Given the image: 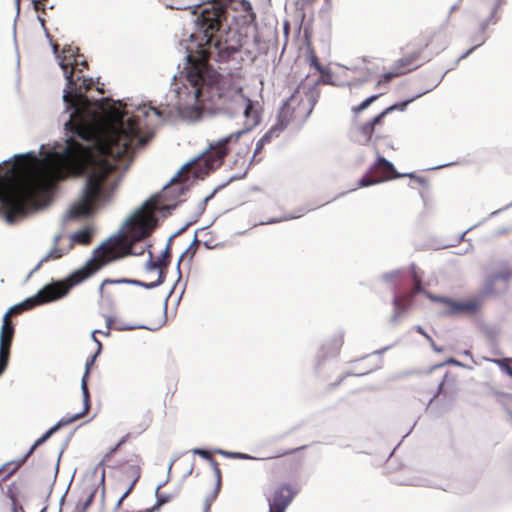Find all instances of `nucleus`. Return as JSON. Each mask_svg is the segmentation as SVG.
<instances>
[{
    "mask_svg": "<svg viewBox=\"0 0 512 512\" xmlns=\"http://www.w3.org/2000/svg\"><path fill=\"white\" fill-rule=\"evenodd\" d=\"M77 51L78 48L64 47L59 56L67 79L63 100L67 108L73 109L65 128L87 144L70 137L62 152L38 165H30L25 156H16L13 169L25 177L0 187V212L10 224L37 210L39 198L49 193L57 182L84 174H87L85 188L69 216L91 215L99 202L113 196L121 181L116 161L129 164L135 150L150 140L149 135L141 134L139 116L126 118L127 112L118 108H111L103 121H97V114L90 111V101L85 95L93 80L84 77L83 69H78Z\"/></svg>",
    "mask_w": 512,
    "mask_h": 512,
    "instance_id": "f257e3e1",
    "label": "nucleus"
},
{
    "mask_svg": "<svg viewBox=\"0 0 512 512\" xmlns=\"http://www.w3.org/2000/svg\"><path fill=\"white\" fill-rule=\"evenodd\" d=\"M209 52L201 48L199 57L187 56L188 66L184 74L182 86L176 89L178 109L197 107L205 102L216 101L239 96L244 102L245 127L237 132L243 135L256 127L260 122V111L257 103L242 94V88L226 90L229 80L219 75L208 65Z\"/></svg>",
    "mask_w": 512,
    "mask_h": 512,
    "instance_id": "f03ea898",
    "label": "nucleus"
},
{
    "mask_svg": "<svg viewBox=\"0 0 512 512\" xmlns=\"http://www.w3.org/2000/svg\"><path fill=\"white\" fill-rule=\"evenodd\" d=\"M129 252V247L123 238H109L95 248L83 267L74 271L64 281H59L45 286L40 290V295L48 300H56L65 296L69 290L82 283L106 264L124 257Z\"/></svg>",
    "mask_w": 512,
    "mask_h": 512,
    "instance_id": "7ed1b4c3",
    "label": "nucleus"
},
{
    "mask_svg": "<svg viewBox=\"0 0 512 512\" xmlns=\"http://www.w3.org/2000/svg\"><path fill=\"white\" fill-rule=\"evenodd\" d=\"M242 136L243 132H232L223 138L210 142L207 149L199 157L185 164L180 169L178 174L171 180V185L175 182L181 183L189 180L190 175L194 178L203 179L218 169Z\"/></svg>",
    "mask_w": 512,
    "mask_h": 512,
    "instance_id": "20e7f679",
    "label": "nucleus"
},
{
    "mask_svg": "<svg viewBox=\"0 0 512 512\" xmlns=\"http://www.w3.org/2000/svg\"><path fill=\"white\" fill-rule=\"evenodd\" d=\"M160 196H153L138 209L127 221V234L117 235L112 238H123L129 247L127 255H141L144 253V246L138 247V242L150 236L157 226L156 213L163 210Z\"/></svg>",
    "mask_w": 512,
    "mask_h": 512,
    "instance_id": "39448f33",
    "label": "nucleus"
},
{
    "mask_svg": "<svg viewBox=\"0 0 512 512\" xmlns=\"http://www.w3.org/2000/svg\"><path fill=\"white\" fill-rule=\"evenodd\" d=\"M318 98L316 85L308 86L301 82L280 108L277 120L285 128L290 124H303L312 113Z\"/></svg>",
    "mask_w": 512,
    "mask_h": 512,
    "instance_id": "423d86ee",
    "label": "nucleus"
},
{
    "mask_svg": "<svg viewBox=\"0 0 512 512\" xmlns=\"http://www.w3.org/2000/svg\"><path fill=\"white\" fill-rule=\"evenodd\" d=\"M50 300L40 295L28 298L24 302L11 307L3 316V323L0 330V375L6 370L10 358V350L15 335V327L12 316L21 314L23 311L33 308L36 305L49 302Z\"/></svg>",
    "mask_w": 512,
    "mask_h": 512,
    "instance_id": "0eeeda50",
    "label": "nucleus"
},
{
    "mask_svg": "<svg viewBox=\"0 0 512 512\" xmlns=\"http://www.w3.org/2000/svg\"><path fill=\"white\" fill-rule=\"evenodd\" d=\"M170 257L171 252L169 247H166L162 254L157 258H154L152 252L149 251V261L147 262L145 267L147 274L152 275L151 277H149V283L128 279H105L103 280L99 287L100 297L107 301L113 300V293L108 291L106 288L108 285L112 284L132 283L146 288H153L160 285L164 281V270L168 267L170 263Z\"/></svg>",
    "mask_w": 512,
    "mask_h": 512,
    "instance_id": "6e6552de",
    "label": "nucleus"
},
{
    "mask_svg": "<svg viewBox=\"0 0 512 512\" xmlns=\"http://www.w3.org/2000/svg\"><path fill=\"white\" fill-rule=\"evenodd\" d=\"M226 9L218 4L212 3L203 8L196 19L199 32L203 33L207 44H211L214 34L220 29L221 23L226 19Z\"/></svg>",
    "mask_w": 512,
    "mask_h": 512,
    "instance_id": "1a4fd4ad",
    "label": "nucleus"
},
{
    "mask_svg": "<svg viewBox=\"0 0 512 512\" xmlns=\"http://www.w3.org/2000/svg\"><path fill=\"white\" fill-rule=\"evenodd\" d=\"M386 112L381 111L371 119L359 122L356 125V132L363 139L364 143H374L390 136V126L386 124Z\"/></svg>",
    "mask_w": 512,
    "mask_h": 512,
    "instance_id": "9d476101",
    "label": "nucleus"
},
{
    "mask_svg": "<svg viewBox=\"0 0 512 512\" xmlns=\"http://www.w3.org/2000/svg\"><path fill=\"white\" fill-rule=\"evenodd\" d=\"M395 170L393 164L387 161L384 157L380 156L372 165L369 172L363 176L358 183L359 187H367L383 181L401 177Z\"/></svg>",
    "mask_w": 512,
    "mask_h": 512,
    "instance_id": "9b49d317",
    "label": "nucleus"
},
{
    "mask_svg": "<svg viewBox=\"0 0 512 512\" xmlns=\"http://www.w3.org/2000/svg\"><path fill=\"white\" fill-rule=\"evenodd\" d=\"M299 489L296 484L282 483L275 487L267 497L269 512H286Z\"/></svg>",
    "mask_w": 512,
    "mask_h": 512,
    "instance_id": "f8f14e48",
    "label": "nucleus"
},
{
    "mask_svg": "<svg viewBox=\"0 0 512 512\" xmlns=\"http://www.w3.org/2000/svg\"><path fill=\"white\" fill-rule=\"evenodd\" d=\"M433 301L442 303L445 307V314L447 315H473L477 313L482 302L478 298H469L465 300H454L447 297L429 296Z\"/></svg>",
    "mask_w": 512,
    "mask_h": 512,
    "instance_id": "ddd939ff",
    "label": "nucleus"
},
{
    "mask_svg": "<svg viewBox=\"0 0 512 512\" xmlns=\"http://www.w3.org/2000/svg\"><path fill=\"white\" fill-rule=\"evenodd\" d=\"M446 43V34L444 31L432 30L422 33L415 41L414 48L419 52L420 56L425 50H428L429 55H432L444 49Z\"/></svg>",
    "mask_w": 512,
    "mask_h": 512,
    "instance_id": "4468645a",
    "label": "nucleus"
},
{
    "mask_svg": "<svg viewBox=\"0 0 512 512\" xmlns=\"http://www.w3.org/2000/svg\"><path fill=\"white\" fill-rule=\"evenodd\" d=\"M420 57L421 56L419 52L414 49L410 54L397 60L389 72L381 75L377 82V86L387 84L394 78L400 77L414 70L418 66L417 61L420 59Z\"/></svg>",
    "mask_w": 512,
    "mask_h": 512,
    "instance_id": "2eb2a0df",
    "label": "nucleus"
},
{
    "mask_svg": "<svg viewBox=\"0 0 512 512\" xmlns=\"http://www.w3.org/2000/svg\"><path fill=\"white\" fill-rule=\"evenodd\" d=\"M411 277L414 283V287L411 293H406L401 296H396L394 298V307H395V316L399 317L401 314L406 312L410 307L413 299V295L422 292V275L423 272L420 271L415 265H411L410 267Z\"/></svg>",
    "mask_w": 512,
    "mask_h": 512,
    "instance_id": "dca6fc26",
    "label": "nucleus"
},
{
    "mask_svg": "<svg viewBox=\"0 0 512 512\" xmlns=\"http://www.w3.org/2000/svg\"><path fill=\"white\" fill-rule=\"evenodd\" d=\"M141 476V469L139 466H130L127 471L122 472L121 481L119 485L123 486L124 490L118 499L115 510H119L122 506L124 499L133 491L136 483Z\"/></svg>",
    "mask_w": 512,
    "mask_h": 512,
    "instance_id": "f3484780",
    "label": "nucleus"
},
{
    "mask_svg": "<svg viewBox=\"0 0 512 512\" xmlns=\"http://www.w3.org/2000/svg\"><path fill=\"white\" fill-rule=\"evenodd\" d=\"M97 354H95L92 359L90 360V362H87L86 363V370H85V373L82 377V381H81V389H82V393H83V403H84V408H83V411L76 414L71 420H77L79 418H81L82 416H84L90 409V394H89V390H88V376H89V372H90V367L93 365V362H94V359L96 357Z\"/></svg>",
    "mask_w": 512,
    "mask_h": 512,
    "instance_id": "a211bd4d",
    "label": "nucleus"
},
{
    "mask_svg": "<svg viewBox=\"0 0 512 512\" xmlns=\"http://www.w3.org/2000/svg\"><path fill=\"white\" fill-rule=\"evenodd\" d=\"M58 428H59V424L50 428L42 437H40L38 440H36L35 443L29 449V451L26 453V455L22 458V460L14 465L13 469L8 473V476H10L14 472H16L26 462V460L33 454L35 449L38 446H40L41 444H43L48 438H50L57 431Z\"/></svg>",
    "mask_w": 512,
    "mask_h": 512,
    "instance_id": "6ab92c4d",
    "label": "nucleus"
},
{
    "mask_svg": "<svg viewBox=\"0 0 512 512\" xmlns=\"http://www.w3.org/2000/svg\"><path fill=\"white\" fill-rule=\"evenodd\" d=\"M94 235V230L91 227H85L79 231H76L70 236L71 243L69 244V249H72L75 244L79 245H89L92 242Z\"/></svg>",
    "mask_w": 512,
    "mask_h": 512,
    "instance_id": "aec40b11",
    "label": "nucleus"
},
{
    "mask_svg": "<svg viewBox=\"0 0 512 512\" xmlns=\"http://www.w3.org/2000/svg\"><path fill=\"white\" fill-rule=\"evenodd\" d=\"M457 391V379L456 376L450 372L445 373L442 381L438 386V394L445 396L452 395Z\"/></svg>",
    "mask_w": 512,
    "mask_h": 512,
    "instance_id": "412c9836",
    "label": "nucleus"
},
{
    "mask_svg": "<svg viewBox=\"0 0 512 512\" xmlns=\"http://www.w3.org/2000/svg\"><path fill=\"white\" fill-rule=\"evenodd\" d=\"M210 464L217 479V485L212 494L205 499L204 512H209L212 502L216 499L221 485V469L219 467V463L214 459L211 460Z\"/></svg>",
    "mask_w": 512,
    "mask_h": 512,
    "instance_id": "4be33fe9",
    "label": "nucleus"
},
{
    "mask_svg": "<svg viewBox=\"0 0 512 512\" xmlns=\"http://www.w3.org/2000/svg\"><path fill=\"white\" fill-rule=\"evenodd\" d=\"M502 4H504L503 0H481L480 7L485 6L489 14V20L487 21L486 24L483 25V30L489 23L496 22V20H494V16Z\"/></svg>",
    "mask_w": 512,
    "mask_h": 512,
    "instance_id": "5701e85b",
    "label": "nucleus"
},
{
    "mask_svg": "<svg viewBox=\"0 0 512 512\" xmlns=\"http://www.w3.org/2000/svg\"><path fill=\"white\" fill-rule=\"evenodd\" d=\"M380 97V94H374L366 99H364L361 103L358 105H355L351 108V112L353 114L354 120H358L360 114L366 110L372 103H374L378 98Z\"/></svg>",
    "mask_w": 512,
    "mask_h": 512,
    "instance_id": "b1692460",
    "label": "nucleus"
},
{
    "mask_svg": "<svg viewBox=\"0 0 512 512\" xmlns=\"http://www.w3.org/2000/svg\"><path fill=\"white\" fill-rule=\"evenodd\" d=\"M71 249H69V246L67 248H61L58 246H54L50 252L41 259L39 265L48 262L50 260H57L63 257L65 254H67Z\"/></svg>",
    "mask_w": 512,
    "mask_h": 512,
    "instance_id": "393cba45",
    "label": "nucleus"
},
{
    "mask_svg": "<svg viewBox=\"0 0 512 512\" xmlns=\"http://www.w3.org/2000/svg\"><path fill=\"white\" fill-rule=\"evenodd\" d=\"M161 488L162 485H159L156 489L155 495L157 500L155 505L151 507L153 512L159 510L161 506L169 503L173 499L172 495L161 492Z\"/></svg>",
    "mask_w": 512,
    "mask_h": 512,
    "instance_id": "a878e982",
    "label": "nucleus"
},
{
    "mask_svg": "<svg viewBox=\"0 0 512 512\" xmlns=\"http://www.w3.org/2000/svg\"><path fill=\"white\" fill-rule=\"evenodd\" d=\"M285 129L282 127L281 123L277 120V123L273 125L261 138L260 140L265 144L271 142L273 138H276L280 135V133Z\"/></svg>",
    "mask_w": 512,
    "mask_h": 512,
    "instance_id": "bb28decb",
    "label": "nucleus"
},
{
    "mask_svg": "<svg viewBox=\"0 0 512 512\" xmlns=\"http://www.w3.org/2000/svg\"><path fill=\"white\" fill-rule=\"evenodd\" d=\"M420 97V95H417L411 99H408L406 101H403L401 103H396V104H393L387 108H385L383 111L386 112V114L388 115L389 113H391L392 111H395V110H400V111H404L407 107L408 104H410L411 102H413L416 98Z\"/></svg>",
    "mask_w": 512,
    "mask_h": 512,
    "instance_id": "cd10ccee",
    "label": "nucleus"
},
{
    "mask_svg": "<svg viewBox=\"0 0 512 512\" xmlns=\"http://www.w3.org/2000/svg\"><path fill=\"white\" fill-rule=\"evenodd\" d=\"M7 496L10 498V500L12 501V506H13V511L14 509L16 508L17 510H23V508L18 504V499H17V495L16 493L11 489L9 488L8 491H7Z\"/></svg>",
    "mask_w": 512,
    "mask_h": 512,
    "instance_id": "c85d7f7f",
    "label": "nucleus"
},
{
    "mask_svg": "<svg viewBox=\"0 0 512 512\" xmlns=\"http://www.w3.org/2000/svg\"><path fill=\"white\" fill-rule=\"evenodd\" d=\"M129 435L122 437L119 442L113 447L106 455L105 460H107L110 456H112L128 439Z\"/></svg>",
    "mask_w": 512,
    "mask_h": 512,
    "instance_id": "c756f323",
    "label": "nucleus"
},
{
    "mask_svg": "<svg viewBox=\"0 0 512 512\" xmlns=\"http://www.w3.org/2000/svg\"><path fill=\"white\" fill-rule=\"evenodd\" d=\"M33 7L36 11L45 12V7L48 0H31Z\"/></svg>",
    "mask_w": 512,
    "mask_h": 512,
    "instance_id": "7c9ffc66",
    "label": "nucleus"
},
{
    "mask_svg": "<svg viewBox=\"0 0 512 512\" xmlns=\"http://www.w3.org/2000/svg\"><path fill=\"white\" fill-rule=\"evenodd\" d=\"M140 112H142V114L144 116H147L148 115V111H153L157 116L161 117L163 114L162 112L158 109V108H154V107H147V106H143V108L139 109Z\"/></svg>",
    "mask_w": 512,
    "mask_h": 512,
    "instance_id": "2f4dec72",
    "label": "nucleus"
},
{
    "mask_svg": "<svg viewBox=\"0 0 512 512\" xmlns=\"http://www.w3.org/2000/svg\"><path fill=\"white\" fill-rule=\"evenodd\" d=\"M194 453L200 455L202 458L208 460L209 462H211V460H214V458L212 457L211 453L209 451H207V450L195 449Z\"/></svg>",
    "mask_w": 512,
    "mask_h": 512,
    "instance_id": "473e14b6",
    "label": "nucleus"
},
{
    "mask_svg": "<svg viewBox=\"0 0 512 512\" xmlns=\"http://www.w3.org/2000/svg\"><path fill=\"white\" fill-rule=\"evenodd\" d=\"M311 66H313L317 71H322V66L316 55H312L310 57Z\"/></svg>",
    "mask_w": 512,
    "mask_h": 512,
    "instance_id": "72a5a7b5",
    "label": "nucleus"
},
{
    "mask_svg": "<svg viewBox=\"0 0 512 512\" xmlns=\"http://www.w3.org/2000/svg\"><path fill=\"white\" fill-rule=\"evenodd\" d=\"M265 145L266 144L264 142H262L260 139L258 140V142L256 143L253 159L256 158V156L262 151V149L264 148Z\"/></svg>",
    "mask_w": 512,
    "mask_h": 512,
    "instance_id": "f704fd0d",
    "label": "nucleus"
},
{
    "mask_svg": "<svg viewBox=\"0 0 512 512\" xmlns=\"http://www.w3.org/2000/svg\"><path fill=\"white\" fill-rule=\"evenodd\" d=\"M106 324H107V331H106V332H104L103 334H104L105 336H109V335H110V329H111V326H112V324H113V319H112V317H110V316H107V317H106Z\"/></svg>",
    "mask_w": 512,
    "mask_h": 512,
    "instance_id": "c9c22d12",
    "label": "nucleus"
},
{
    "mask_svg": "<svg viewBox=\"0 0 512 512\" xmlns=\"http://www.w3.org/2000/svg\"><path fill=\"white\" fill-rule=\"evenodd\" d=\"M416 331H417L419 334H421V335L425 336L427 339L432 340V339H431V337H430V336H428V335L426 334V332L423 330V328H422L421 326H417V327H416Z\"/></svg>",
    "mask_w": 512,
    "mask_h": 512,
    "instance_id": "e433bc0d",
    "label": "nucleus"
},
{
    "mask_svg": "<svg viewBox=\"0 0 512 512\" xmlns=\"http://www.w3.org/2000/svg\"><path fill=\"white\" fill-rule=\"evenodd\" d=\"M502 368L512 378V368L509 365H502Z\"/></svg>",
    "mask_w": 512,
    "mask_h": 512,
    "instance_id": "4c0bfd02",
    "label": "nucleus"
},
{
    "mask_svg": "<svg viewBox=\"0 0 512 512\" xmlns=\"http://www.w3.org/2000/svg\"><path fill=\"white\" fill-rule=\"evenodd\" d=\"M94 499V492H92L89 497L87 498L86 502H85V506H88L90 505V503L93 501Z\"/></svg>",
    "mask_w": 512,
    "mask_h": 512,
    "instance_id": "58836bf2",
    "label": "nucleus"
},
{
    "mask_svg": "<svg viewBox=\"0 0 512 512\" xmlns=\"http://www.w3.org/2000/svg\"><path fill=\"white\" fill-rule=\"evenodd\" d=\"M79 66H82L83 68H87L88 64H87L86 60H80L78 58V67Z\"/></svg>",
    "mask_w": 512,
    "mask_h": 512,
    "instance_id": "ea45409f",
    "label": "nucleus"
},
{
    "mask_svg": "<svg viewBox=\"0 0 512 512\" xmlns=\"http://www.w3.org/2000/svg\"><path fill=\"white\" fill-rule=\"evenodd\" d=\"M199 241L198 240H194V242L192 243V245L189 247V250H191L194 246L195 248H197L199 246ZM196 250V249H194ZM195 253V251H193V254Z\"/></svg>",
    "mask_w": 512,
    "mask_h": 512,
    "instance_id": "a19ab883",
    "label": "nucleus"
},
{
    "mask_svg": "<svg viewBox=\"0 0 512 512\" xmlns=\"http://www.w3.org/2000/svg\"><path fill=\"white\" fill-rule=\"evenodd\" d=\"M300 450V448H295V449H292V450H289V451H286L284 453L281 454V456H284V455H288V454H291V453H294L296 451Z\"/></svg>",
    "mask_w": 512,
    "mask_h": 512,
    "instance_id": "79ce46f5",
    "label": "nucleus"
},
{
    "mask_svg": "<svg viewBox=\"0 0 512 512\" xmlns=\"http://www.w3.org/2000/svg\"><path fill=\"white\" fill-rule=\"evenodd\" d=\"M125 512H153V509H151V508H147V509H144V510H138V511H125Z\"/></svg>",
    "mask_w": 512,
    "mask_h": 512,
    "instance_id": "37998d69",
    "label": "nucleus"
},
{
    "mask_svg": "<svg viewBox=\"0 0 512 512\" xmlns=\"http://www.w3.org/2000/svg\"><path fill=\"white\" fill-rule=\"evenodd\" d=\"M12 464H13V463H7V464H5V465L0 469V474H1L3 471H5V470H6V467H7V466H10V465H12Z\"/></svg>",
    "mask_w": 512,
    "mask_h": 512,
    "instance_id": "c03bdc74",
    "label": "nucleus"
},
{
    "mask_svg": "<svg viewBox=\"0 0 512 512\" xmlns=\"http://www.w3.org/2000/svg\"><path fill=\"white\" fill-rule=\"evenodd\" d=\"M58 48H59L58 44H54L53 45V50H54L55 53L58 52Z\"/></svg>",
    "mask_w": 512,
    "mask_h": 512,
    "instance_id": "a18cd8bd",
    "label": "nucleus"
},
{
    "mask_svg": "<svg viewBox=\"0 0 512 512\" xmlns=\"http://www.w3.org/2000/svg\"><path fill=\"white\" fill-rule=\"evenodd\" d=\"M235 456L238 457V458H247L246 455H243V454H240V453L239 454H235Z\"/></svg>",
    "mask_w": 512,
    "mask_h": 512,
    "instance_id": "49530a36",
    "label": "nucleus"
},
{
    "mask_svg": "<svg viewBox=\"0 0 512 512\" xmlns=\"http://www.w3.org/2000/svg\"><path fill=\"white\" fill-rule=\"evenodd\" d=\"M94 340L97 342V344L99 345V349L101 348V343L100 341H98L95 337H94Z\"/></svg>",
    "mask_w": 512,
    "mask_h": 512,
    "instance_id": "de8ad7c7",
    "label": "nucleus"
},
{
    "mask_svg": "<svg viewBox=\"0 0 512 512\" xmlns=\"http://www.w3.org/2000/svg\"><path fill=\"white\" fill-rule=\"evenodd\" d=\"M219 453H221V454H223V455H229L227 452H225V451H221V450L219 451Z\"/></svg>",
    "mask_w": 512,
    "mask_h": 512,
    "instance_id": "09e8293b",
    "label": "nucleus"
},
{
    "mask_svg": "<svg viewBox=\"0 0 512 512\" xmlns=\"http://www.w3.org/2000/svg\"><path fill=\"white\" fill-rule=\"evenodd\" d=\"M281 466H282L281 464H277V465H275V467H274V468H275V469H279Z\"/></svg>",
    "mask_w": 512,
    "mask_h": 512,
    "instance_id": "8fccbe9b",
    "label": "nucleus"
},
{
    "mask_svg": "<svg viewBox=\"0 0 512 512\" xmlns=\"http://www.w3.org/2000/svg\"><path fill=\"white\" fill-rule=\"evenodd\" d=\"M15 1H16L17 6L19 7L21 0H15Z\"/></svg>",
    "mask_w": 512,
    "mask_h": 512,
    "instance_id": "3c124183",
    "label": "nucleus"
},
{
    "mask_svg": "<svg viewBox=\"0 0 512 512\" xmlns=\"http://www.w3.org/2000/svg\"><path fill=\"white\" fill-rule=\"evenodd\" d=\"M168 189H169V187L164 188L163 193H166Z\"/></svg>",
    "mask_w": 512,
    "mask_h": 512,
    "instance_id": "603ef678",
    "label": "nucleus"
},
{
    "mask_svg": "<svg viewBox=\"0 0 512 512\" xmlns=\"http://www.w3.org/2000/svg\"><path fill=\"white\" fill-rule=\"evenodd\" d=\"M434 349H435L437 352H440V351H441V349H438V348H436V347H434Z\"/></svg>",
    "mask_w": 512,
    "mask_h": 512,
    "instance_id": "864d4df0",
    "label": "nucleus"
},
{
    "mask_svg": "<svg viewBox=\"0 0 512 512\" xmlns=\"http://www.w3.org/2000/svg\"><path fill=\"white\" fill-rule=\"evenodd\" d=\"M14 512H18V510L15 508V509H14Z\"/></svg>",
    "mask_w": 512,
    "mask_h": 512,
    "instance_id": "5fc2aeb1",
    "label": "nucleus"
},
{
    "mask_svg": "<svg viewBox=\"0 0 512 512\" xmlns=\"http://www.w3.org/2000/svg\"><path fill=\"white\" fill-rule=\"evenodd\" d=\"M14 512H18V510L15 508V509H14Z\"/></svg>",
    "mask_w": 512,
    "mask_h": 512,
    "instance_id": "6e6d98bb",
    "label": "nucleus"
}]
</instances>
